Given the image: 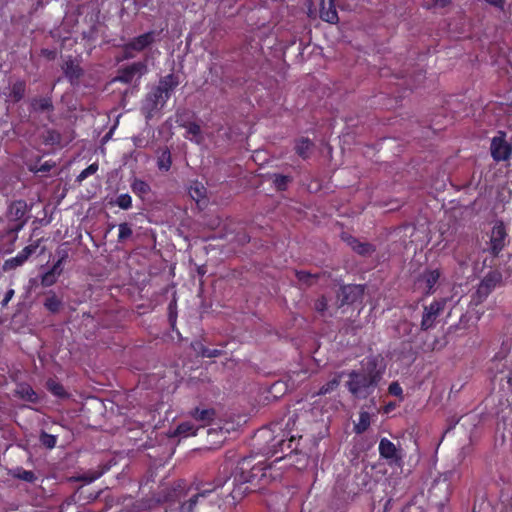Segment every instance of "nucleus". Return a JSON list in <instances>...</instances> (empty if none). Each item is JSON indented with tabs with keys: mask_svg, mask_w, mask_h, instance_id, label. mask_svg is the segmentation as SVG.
<instances>
[{
	"mask_svg": "<svg viewBox=\"0 0 512 512\" xmlns=\"http://www.w3.org/2000/svg\"><path fill=\"white\" fill-rule=\"evenodd\" d=\"M46 387L47 389L53 393L55 396H58V397H64L66 396V392H65V389L64 387L56 382L55 380L53 379H49L46 383Z\"/></svg>",
	"mask_w": 512,
	"mask_h": 512,
	"instance_id": "34",
	"label": "nucleus"
},
{
	"mask_svg": "<svg viewBox=\"0 0 512 512\" xmlns=\"http://www.w3.org/2000/svg\"><path fill=\"white\" fill-rule=\"evenodd\" d=\"M389 393L391 395L400 397L402 395V388L400 387V385L397 382H392L389 385Z\"/></svg>",
	"mask_w": 512,
	"mask_h": 512,
	"instance_id": "50",
	"label": "nucleus"
},
{
	"mask_svg": "<svg viewBox=\"0 0 512 512\" xmlns=\"http://www.w3.org/2000/svg\"><path fill=\"white\" fill-rule=\"evenodd\" d=\"M121 505L123 506L121 512L123 510H125L126 512H132L140 508L138 505L135 504L132 497H125Z\"/></svg>",
	"mask_w": 512,
	"mask_h": 512,
	"instance_id": "44",
	"label": "nucleus"
},
{
	"mask_svg": "<svg viewBox=\"0 0 512 512\" xmlns=\"http://www.w3.org/2000/svg\"><path fill=\"white\" fill-rule=\"evenodd\" d=\"M136 146H141L140 145V141H137V143L135 142Z\"/></svg>",
	"mask_w": 512,
	"mask_h": 512,
	"instance_id": "60",
	"label": "nucleus"
},
{
	"mask_svg": "<svg viewBox=\"0 0 512 512\" xmlns=\"http://www.w3.org/2000/svg\"><path fill=\"white\" fill-rule=\"evenodd\" d=\"M61 263H62V259L58 260L54 265L53 267L51 268L50 271L54 272L56 275H60L62 269H61Z\"/></svg>",
	"mask_w": 512,
	"mask_h": 512,
	"instance_id": "55",
	"label": "nucleus"
},
{
	"mask_svg": "<svg viewBox=\"0 0 512 512\" xmlns=\"http://www.w3.org/2000/svg\"><path fill=\"white\" fill-rule=\"evenodd\" d=\"M27 213V204L24 201H15L9 207V219L19 222L15 229L19 230L23 227L26 220L24 219Z\"/></svg>",
	"mask_w": 512,
	"mask_h": 512,
	"instance_id": "13",
	"label": "nucleus"
},
{
	"mask_svg": "<svg viewBox=\"0 0 512 512\" xmlns=\"http://www.w3.org/2000/svg\"><path fill=\"white\" fill-rule=\"evenodd\" d=\"M312 148L313 143L307 138L300 139L295 146L296 153L303 159H306L310 156Z\"/></svg>",
	"mask_w": 512,
	"mask_h": 512,
	"instance_id": "19",
	"label": "nucleus"
},
{
	"mask_svg": "<svg viewBox=\"0 0 512 512\" xmlns=\"http://www.w3.org/2000/svg\"><path fill=\"white\" fill-rule=\"evenodd\" d=\"M189 195L197 203H200L202 200L206 198L207 190L203 184L195 182L189 188Z\"/></svg>",
	"mask_w": 512,
	"mask_h": 512,
	"instance_id": "21",
	"label": "nucleus"
},
{
	"mask_svg": "<svg viewBox=\"0 0 512 512\" xmlns=\"http://www.w3.org/2000/svg\"><path fill=\"white\" fill-rule=\"evenodd\" d=\"M502 280V275L498 271H490L487 275L481 280L482 284H484L489 290L493 291L498 283Z\"/></svg>",
	"mask_w": 512,
	"mask_h": 512,
	"instance_id": "23",
	"label": "nucleus"
},
{
	"mask_svg": "<svg viewBox=\"0 0 512 512\" xmlns=\"http://www.w3.org/2000/svg\"><path fill=\"white\" fill-rule=\"evenodd\" d=\"M328 301L325 296H321L315 301L314 308L319 313H324L327 310Z\"/></svg>",
	"mask_w": 512,
	"mask_h": 512,
	"instance_id": "47",
	"label": "nucleus"
},
{
	"mask_svg": "<svg viewBox=\"0 0 512 512\" xmlns=\"http://www.w3.org/2000/svg\"><path fill=\"white\" fill-rule=\"evenodd\" d=\"M214 415H215V411L213 409H203V410H200V409L196 408L192 412V416L196 420L201 421L204 424L209 423L210 421H212L213 418H214Z\"/></svg>",
	"mask_w": 512,
	"mask_h": 512,
	"instance_id": "27",
	"label": "nucleus"
},
{
	"mask_svg": "<svg viewBox=\"0 0 512 512\" xmlns=\"http://www.w3.org/2000/svg\"><path fill=\"white\" fill-rule=\"evenodd\" d=\"M485 2L499 10H504L505 0H485Z\"/></svg>",
	"mask_w": 512,
	"mask_h": 512,
	"instance_id": "53",
	"label": "nucleus"
},
{
	"mask_svg": "<svg viewBox=\"0 0 512 512\" xmlns=\"http://www.w3.org/2000/svg\"><path fill=\"white\" fill-rule=\"evenodd\" d=\"M116 203L122 209H129L132 205V200L130 195L121 194L118 196Z\"/></svg>",
	"mask_w": 512,
	"mask_h": 512,
	"instance_id": "43",
	"label": "nucleus"
},
{
	"mask_svg": "<svg viewBox=\"0 0 512 512\" xmlns=\"http://www.w3.org/2000/svg\"><path fill=\"white\" fill-rule=\"evenodd\" d=\"M178 86V81L173 74L161 78L158 84L147 94L142 110L147 118L163 108L173 90Z\"/></svg>",
	"mask_w": 512,
	"mask_h": 512,
	"instance_id": "1",
	"label": "nucleus"
},
{
	"mask_svg": "<svg viewBox=\"0 0 512 512\" xmlns=\"http://www.w3.org/2000/svg\"><path fill=\"white\" fill-rule=\"evenodd\" d=\"M507 383L510 391L512 392V371H510L509 374L507 375Z\"/></svg>",
	"mask_w": 512,
	"mask_h": 512,
	"instance_id": "57",
	"label": "nucleus"
},
{
	"mask_svg": "<svg viewBox=\"0 0 512 512\" xmlns=\"http://www.w3.org/2000/svg\"><path fill=\"white\" fill-rule=\"evenodd\" d=\"M347 382L349 391L358 398H366L370 395L380 380L379 372L352 371Z\"/></svg>",
	"mask_w": 512,
	"mask_h": 512,
	"instance_id": "2",
	"label": "nucleus"
},
{
	"mask_svg": "<svg viewBox=\"0 0 512 512\" xmlns=\"http://www.w3.org/2000/svg\"><path fill=\"white\" fill-rule=\"evenodd\" d=\"M320 18L331 24L338 22L334 0H320Z\"/></svg>",
	"mask_w": 512,
	"mask_h": 512,
	"instance_id": "15",
	"label": "nucleus"
},
{
	"mask_svg": "<svg viewBox=\"0 0 512 512\" xmlns=\"http://www.w3.org/2000/svg\"><path fill=\"white\" fill-rule=\"evenodd\" d=\"M490 153L495 162L507 161L511 158L512 144L506 141L504 131H498L497 135L491 139Z\"/></svg>",
	"mask_w": 512,
	"mask_h": 512,
	"instance_id": "5",
	"label": "nucleus"
},
{
	"mask_svg": "<svg viewBox=\"0 0 512 512\" xmlns=\"http://www.w3.org/2000/svg\"><path fill=\"white\" fill-rule=\"evenodd\" d=\"M504 358L505 356L500 357L499 355H495L491 360V366L489 367V370L494 373V376L504 372V369L506 368V364L502 363Z\"/></svg>",
	"mask_w": 512,
	"mask_h": 512,
	"instance_id": "32",
	"label": "nucleus"
},
{
	"mask_svg": "<svg viewBox=\"0 0 512 512\" xmlns=\"http://www.w3.org/2000/svg\"><path fill=\"white\" fill-rule=\"evenodd\" d=\"M131 235H132V229L127 223L119 224V235H118L119 241H124L127 238L131 237Z\"/></svg>",
	"mask_w": 512,
	"mask_h": 512,
	"instance_id": "41",
	"label": "nucleus"
},
{
	"mask_svg": "<svg viewBox=\"0 0 512 512\" xmlns=\"http://www.w3.org/2000/svg\"><path fill=\"white\" fill-rule=\"evenodd\" d=\"M380 455L389 460L390 463H399L401 460L400 450L390 440L383 438L379 443Z\"/></svg>",
	"mask_w": 512,
	"mask_h": 512,
	"instance_id": "11",
	"label": "nucleus"
},
{
	"mask_svg": "<svg viewBox=\"0 0 512 512\" xmlns=\"http://www.w3.org/2000/svg\"><path fill=\"white\" fill-rule=\"evenodd\" d=\"M171 153L168 148L162 150L159 158H158V167L161 170L168 171L171 167Z\"/></svg>",
	"mask_w": 512,
	"mask_h": 512,
	"instance_id": "30",
	"label": "nucleus"
},
{
	"mask_svg": "<svg viewBox=\"0 0 512 512\" xmlns=\"http://www.w3.org/2000/svg\"><path fill=\"white\" fill-rule=\"evenodd\" d=\"M185 127L187 129V133L193 136H198L200 134V126L196 123H188Z\"/></svg>",
	"mask_w": 512,
	"mask_h": 512,
	"instance_id": "51",
	"label": "nucleus"
},
{
	"mask_svg": "<svg viewBox=\"0 0 512 512\" xmlns=\"http://www.w3.org/2000/svg\"><path fill=\"white\" fill-rule=\"evenodd\" d=\"M31 106L36 112L51 111L53 109V104L49 98L33 99Z\"/></svg>",
	"mask_w": 512,
	"mask_h": 512,
	"instance_id": "26",
	"label": "nucleus"
},
{
	"mask_svg": "<svg viewBox=\"0 0 512 512\" xmlns=\"http://www.w3.org/2000/svg\"><path fill=\"white\" fill-rule=\"evenodd\" d=\"M295 441V436H290L289 438H285L284 434L281 437L276 436L272 439V444L270 446L269 452L272 454L284 452L285 450H290L291 452H293L296 450V448L293 447V443Z\"/></svg>",
	"mask_w": 512,
	"mask_h": 512,
	"instance_id": "16",
	"label": "nucleus"
},
{
	"mask_svg": "<svg viewBox=\"0 0 512 512\" xmlns=\"http://www.w3.org/2000/svg\"><path fill=\"white\" fill-rule=\"evenodd\" d=\"M370 425V415L368 412H361L358 423L355 424V431L358 434L363 433Z\"/></svg>",
	"mask_w": 512,
	"mask_h": 512,
	"instance_id": "31",
	"label": "nucleus"
},
{
	"mask_svg": "<svg viewBox=\"0 0 512 512\" xmlns=\"http://www.w3.org/2000/svg\"><path fill=\"white\" fill-rule=\"evenodd\" d=\"M439 279V273L438 271H430L427 274H425L421 279H419L420 283H425V288L427 289V292H430L436 282Z\"/></svg>",
	"mask_w": 512,
	"mask_h": 512,
	"instance_id": "28",
	"label": "nucleus"
},
{
	"mask_svg": "<svg viewBox=\"0 0 512 512\" xmlns=\"http://www.w3.org/2000/svg\"><path fill=\"white\" fill-rule=\"evenodd\" d=\"M40 442L45 447L52 449L56 445V437L54 435L48 434L46 432H42L40 435Z\"/></svg>",
	"mask_w": 512,
	"mask_h": 512,
	"instance_id": "38",
	"label": "nucleus"
},
{
	"mask_svg": "<svg viewBox=\"0 0 512 512\" xmlns=\"http://www.w3.org/2000/svg\"><path fill=\"white\" fill-rule=\"evenodd\" d=\"M63 69L65 75L69 77L71 80L78 79L82 74V70L79 67V65L72 60L67 61Z\"/></svg>",
	"mask_w": 512,
	"mask_h": 512,
	"instance_id": "24",
	"label": "nucleus"
},
{
	"mask_svg": "<svg viewBox=\"0 0 512 512\" xmlns=\"http://www.w3.org/2000/svg\"><path fill=\"white\" fill-rule=\"evenodd\" d=\"M62 302L53 292H49L45 299L44 306L52 313H57L61 308Z\"/></svg>",
	"mask_w": 512,
	"mask_h": 512,
	"instance_id": "25",
	"label": "nucleus"
},
{
	"mask_svg": "<svg viewBox=\"0 0 512 512\" xmlns=\"http://www.w3.org/2000/svg\"><path fill=\"white\" fill-rule=\"evenodd\" d=\"M24 93H25V84L23 82H16L12 86L10 95L14 99V101H19L24 96Z\"/></svg>",
	"mask_w": 512,
	"mask_h": 512,
	"instance_id": "37",
	"label": "nucleus"
},
{
	"mask_svg": "<svg viewBox=\"0 0 512 512\" xmlns=\"http://www.w3.org/2000/svg\"><path fill=\"white\" fill-rule=\"evenodd\" d=\"M202 355L208 358H213L221 355V351L217 349H204Z\"/></svg>",
	"mask_w": 512,
	"mask_h": 512,
	"instance_id": "52",
	"label": "nucleus"
},
{
	"mask_svg": "<svg viewBox=\"0 0 512 512\" xmlns=\"http://www.w3.org/2000/svg\"><path fill=\"white\" fill-rule=\"evenodd\" d=\"M492 291L489 290L482 282L478 285L476 291L471 296V304L475 306L482 303Z\"/></svg>",
	"mask_w": 512,
	"mask_h": 512,
	"instance_id": "22",
	"label": "nucleus"
},
{
	"mask_svg": "<svg viewBox=\"0 0 512 512\" xmlns=\"http://www.w3.org/2000/svg\"><path fill=\"white\" fill-rule=\"evenodd\" d=\"M479 319L480 315L478 312L468 310L465 314L461 315L458 324L450 326V335L461 336L466 330L473 331Z\"/></svg>",
	"mask_w": 512,
	"mask_h": 512,
	"instance_id": "8",
	"label": "nucleus"
},
{
	"mask_svg": "<svg viewBox=\"0 0 512 512\" xmlns=\"http://www.w3.org/2000/svg\"><path fill=\"white\" fill-rule=\"evenodd\" d=\"M454 390V385L450 386L449 391L450 393Z\"/></svg>",
	"mask_w": 512,
	"mask_h": 512,
	"instance_id": "58",
	"label": "nucleus"
},
{
	"mask_svg": "<svg viewBox=\"0 0 512 512\" xmlns=\"http://www.w3.org/2000/svg\"><path fill=\"white\" fill-rule=\"evenodd\" d=\"M147 70V67L142 62L133 63L132 65L119 71L116 80L123 83H130L135 75H143Z\"/></svg>",
	"mask_w": 512,
	"mask_h": 512,
	"instance_id": "12",
	"label": "nucleus"
},
{
	"mask_svg": "<svg viewBox=\"0 0 512 512\" xmlns=\"http://www.w3.org/2000/svg\"><path fill=\"white\" fill-rule=\"evenodd\" d=\"M132 191L140 196L146 195L150 191L149 185L140 179H135L131 185Z\"/></svg>",
	"mask_w": 512,
	"mask_h": 512,
	"instance_id": "35",
	"label": "nucleus"
},
{
	"mask_svg": "<svg viewBox=\"0 0 512 512\" xmlns=\"http://www.w3.org/2000/svg\"><path fill=\"white\" fill-rule=\"evenodd\" d=\"M213 493L214 489H197L178 506L171 505L165 512H207L208 506L214 504L211 499Z\"/></svg>",
	"mask_w": 512,
	"mask_h": 512,
	"instance_id": "3",
	"label": "nucleus"
},
{
	"mask_svg": "<svg viewBox=\"0 0 512 512\" xmlns=\"http://www.w3.org/2000/svg\"><path fill=\"white\" fill-rule=\"evenodd\" d=\"M296 277L303 284L312 285L317 276L312 275L306 271H297Z\"/></svg>",
	"mask_w": 512,
	"mask_h": 512,
	"instance_id": "39",
	"label": "nucleus"
},
{
	"mask_svg": "<svg viewBox=\"0 0 512 512\" xmlns=\"http://www.w3.org/2000/svg\"><path fill=\"white\" fill-rule=\"evenodd\" d=\"M290 182V178L285 175H275L274 176V184L278 190H284L287 187V184Z\"/></svg>",
	"mask_w": 512,
	"mask_h": 512,
	"instance_id": "42",
	"label": "nucleus"
},
{
	"mask_svg": "<svg viewBox=\"0 0 512 512\" xmlns=\"http://www.w3.org/2000/svg\"><path fill=\"white\" fill-rule=\"evenodd\" d=\"M447 0H427L425 6L428 9H443L446 7Z\"/></svg>",
	"mask_w": 512,
	"mask_h": 512,
	"instance_id": "46",
	"label": "nucleus"
},
{
	"mask_svg": "<svg viewBox=\"0 0 512 512\" xmlns=\"http://www.w3.org/2000/svg\"><path fill=\"white\" fill-rule=\"evenodd\" d=\"M44 142L50 145H58L61 142V135L55 130H47L43 135Z\"/></svg>",
	"mask_w": 512,
	"mask_h": 512,
	"instance_id": "36",
	"label": "nucleus"
},
{
	"mask_svg": "<svg viewBox=\"0 0 512 512\" xmlns=\"http://www.w3.org/2000/svg\"><path fill=\"white\" fill-rule=\"evenodd\" d=\"M37 248V242L26 246L17 256L5 261L3 266L4 270H11L21 266L33 253L36 252Z\"/></svg>",
	"mask_w": 512,
	"mask_h": 512,
	"instance_id": "9",
	"label": "nucleus"
},
{
	"mask_svg": "<svg viewBox=\"0 0 512 512\" xmlns=\"http://www.w3.org/2000/svg\"><path fill=\"white\" fill-rule=\"evenodd\" d=\"M56 277H57V275L54 272L49 270L47 273H45L42 276L41 284L45 287H49L56 282Z\"/></svg>",
	"mask_w": 512,
	"mask_h": 512,
	"instance_id": "45",
	"label": "nucleus"
},
{
	"mask_svg": "<svg viewBox=\"0 0 512 512\" xmlns=\"http://www.w3.org/2000/svg\"><path fill=\"white\" fill-rule=\"evenodd\" d=\"M15 395L31 403L38 402L36 392L28 384H19L15 390Z\"/></svg>",
	"mask_w": 512,
	"mask_h": 512,
	"instance_id": "18",
	"label": "nucleus"
},
{
	"mask_svg": "<svg viewBox=\"0 0 512 512\" xmlns=\"http://www.w3.org/2000/svg\"><path fill=\"white\" fill-rule=\"evenodd\" d=\"M488 237L484 251L493 257H498L510 242L507 226L502 220H495L492 223Z\"/></svg>",
	"mask_w": 512,
	"mask_h": 512,
	"instance_id": "4",
	"label": "nucleus"
},
{
	"mask_svg": "<svg viewBox=\"0 0 512 512\" xmlns=\"http://www.w3.org/2000/svg\"><path fill=\"white\" fill-rule=\"evenodd\" d=\"M14 290L13 289H9L6 294H5V297L4 299L2 300V306L5 307L9 301L12 299V297L14 296Z\"/></svg>",
	"mask_w": 512,
	"mask_h": 512,
	"instance_id": "54",
	"label": "nucleus"
},
{
	"mask_svg": "<svg viewBox=\"0 0 512 512\" xmlns=\"http://www.w3.org/2000/svg\"><path fill=\"white\" fill-rule=\"evenodd\" d=\"M53 166L54 165L50 164L49 162H45L36 171L37 172H48Z\"/></svg>",
	"mask_w": 512,
	"mask_h": 512,
	"instance_id": "56",
	"label": "nucleus"
},
{
	"mask_svg": "<svg viewBox=\"0 0 512 512\" xmlns=\"http://www.w3.org/2000/svg\"><path fill=\"white\" fill-rule=\"evenodd\" d=\"M233 493H234V491L231 492V495H232V498L235 499L236 496Z\"/></svg>",
	"mask_w": 512,
	"mask_h": 512,
	"instance_id": "59",
	"label": "nucleus"
},
{
	"mask_svg": "<svg viewBox=\"0 0 512 512\" xmlns=\"http://www.w3.org/2000/svg\"><path fill=\"white\" fill-rule=\"evenodd\" d=\"M444 304L441 303H433L429 307L425 308V313L422 319V327L424 329H428L432 326L436 316L439 314L441 310H443Z\"/></svg>",
	"mask_w": 512,
	"mask_h": 512,
	"instance_id": "17",
	"label": "nucleus"
},
{
	"mask_svg": "<svg viewBox=\"0 0 512 512\" xmlns=\"http://www.w3.org/2000/svg\"><path fill=\"white\" fill-rule=\"evenodd\" d=\"M340 384V376L334 377L332 380L324 384L313 396L326 395L335 390Z\"/></svg>",
	"mask_w": 512,
	"mask_h": 512,
	"instance_id": "29",
	"label": "nucleus"
},
{
	"mask_svg": "<svg viewBox=\"0 0 512 512\" xmlns=\"http://www.w3.org/2000/svg\"><path fill=\"white\" fill-rule=\"evenodd\" d=\"M154 35V32H148L138 36L130 43L126 44L125 52L127 53V56L132 57V55L130 54L131 50L142 51L147 46H149L154 41Z\"/></svg>",
	"mask_w": 512,
	"mask_h": 512,
	"instance_id": "14",
	"label": "nucleus"
},
{
	"mask_svg": "<svg viewBox=\"0 0 512 512\" xmlns=\"http://www.w3.org/2000/svg\"><path fill=\"white\" fill-rule=\"evenodd\" d=\"M15 476L27 482H32L35 479L34 473L26 470L19 471Z\"/></svg>",
	"mask_w": 512,
	"mask_h": 512,
	"instance_id": "48",
	"label": "nucleus"
},
{
	"mask_svg": "<svg viewBox=\"0 0 512 512\" xmlns=\"http://www.w3.org/2000/svg\"><path fill=\"white\" fill-rule=\"evenodd\" d=\"M98 170V164L93 163L89 165L86 169H84L78 176L77 181L82 182L84 179H86L88 176L93 175Z\"/></svg>",
	"mask_w": 512,
	"mask_h": 512,
	"instance_id": "40",
	"label": "nucleus"
},
{
	"mask_svg": "<svg viewBox=\"0 0 512 512\" xmlns=\"http://www.w3.org/2000/svg\"><path fill=\"white\" fill-rule=\"evenodd\" d=\"M252 462V459L244 458L237 464L233 473L234 483L244 484L251 482L258 476V472H261L262 468L256 467Z\"/></svg>",
	"mask_w": 512,
	"mask_h": 512,
	"instance_id": "6",
	"label": "nucleus"
},
{
	"mask_svg": "<svg viewBox=\"0 0 512 512\" xmlns=\"http://www.w3.org/2000/svg\"><path fill=\"white\" fill-rule=\"evenodd\" d=\"M228 480V477H225V478H218L216 480H214V482L212 484H209V487H205L204 489H214V492L220 488V487H223L224 484L227 482Z\"/></svg>",
	"mask_w": 512,
	"mask_h": 512,
	"instance_id": "49",
	"label": "nucleus"
},
{
	"mask_svg": "<svg viewBox=\"0 0 512 512\" xmlns=\"http://www.w3.org/2000/svg\"><path fill=\"white\" fill-rule=\"evenodd\" d=\"M136 146H141L140 145V141H137V143L135 142Z\"/></svg>",
	"mask_w": 512,
	"mask_h": 512,
	"instance_id": "61",
	"label": "nucleus"
},
{
	"mask_svg": "<svg viewBox=\"0 0 512 512\" xmlns=\"http://www.w3.org/2000/svg\"><path fill=\"white\" fill-rule=\"evenodd\" d=\"M348 244L354 251H356L360 255H369L374 251L371 244L366 242H360L355 238H350Z\"/></svg>",
	"mask_w": 512,
	"mask_h": 512,
	"instance_id": "20",
	"label": "nucleus"
},
{
	"mask_svg": "<svg viewBox=\"0 0 512 512\" xmlns=\"http://www.w3.org/2000/svg\"><path fill=\"white\" fill-rule=\"evenodd\" d=\"M184 498L183 489L180 485L176 487H164L159 492V497L157 499L158 502H168L170 505H175V502H179V504L183 501Z\"/></svg>",
	"mask_w": 512,
	"mask_h": 512,
	"instance_id": "10",
	"label": "nucleus"
},
{
	"mask_svg": "<svg viewBox=\"0 0 512 512\" xmlns=\"http://www.w3.org/2000/svg\"><path fill=\"white\" fill-rule=\"evenodd\" d=\"M364 288L361 285L341 286L336 294L335 305L341 308L344 305H350L363 297Z\"/></svg>",
	"mask_w": 512,
	"mask_h": 512,
	"instance_id": "7",
	"label": "nucleus"
},
{
	"mask_svg": "<svg viewBox=\"0 0 512 512\" xmlns=\"http://www.w3.org/2000/svg\"><path fill=\"white\" fill-rule=\"evenodd\" d=\"M196 430L197 429L194 427V425L192 423L184 422L177 427V429L175 431V435H181V436L187 437L190 435H195Z\"/></svg>",
	"mask_w": 512,
	"mask_h": 512,
	"instance_id": "33",
	"label": "nucleus"
}]
</instances>
